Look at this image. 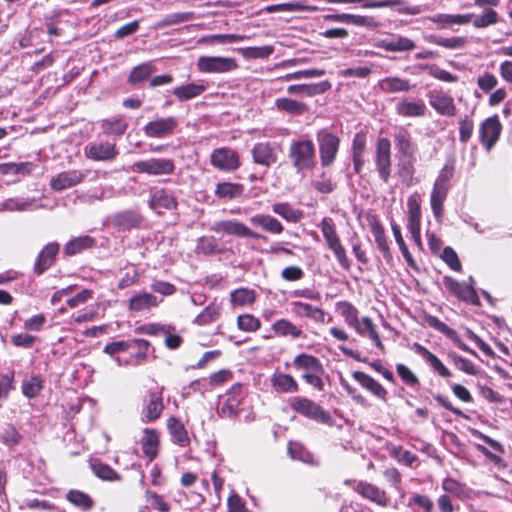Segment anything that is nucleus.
Returning a JSON list of instances; mask_svg holds the SVG:
<instances>
[{
	"mask_svg": "<svg viewBox=\"0 0 512 512\" xmlns=\"http://www.w3.org/2000/svg\"><path fill=\"white\" fill-rule=\"evenodd\" d=\"M318 8L316 6L305 5L302 2H290V3H282L276 5L266 6L263 11L266 13H274V12H297V11H309L315 12Z\"/></svg>",
	"mask_w": 512,
	"mask_h": 512,
	"instance_id": "37",
	"label": "nucleus"
},
{
	"mask_svg": "<svg viewBox=\"0 0 512 512\" xmlns=\"http://www.w3.org/2000/svg\"><path fill=\"white\" fill-rule=\"evenodd\" d=\"M413 349L441 377L449 378L451 376L450 370L441 362V360L436 355L428 351L424 346H422L419 343H414Z\"/></svg>",
	"mask_w": 512,
	"mask_h": 512,
	"instance_id": "21",
	"label": "nucleus"
},
{
	"mask_svg": "<svg viewBox=\"0 0 512 512\" xmlns=\"http://www.w3.org/2000/svg\"><path fill=\"white\" fill-rule=\"evenodd\" d=\"M149 343L143 339L130 340V355L139 363L146 357Z\"/></svg>",
	"mask_w": 512,
	"mask_h": 512,
	"instance_id": "57",
	"label": "nucleus"
},
{
	"mask_svg": "<svg viewBox=\"0 0 512 512\" xmlns=\"http://www.w3.org/2000/svg\"><path fill=\"white\" fill-rule=\"evenodd\" d=\"M143 455L149 462L153 461L159 453L160 438L159 433L155 429L145 428L140 439L137 441Z\"/></svg>",
	"mask_w": 512,
	"mask_h": 512,
	"instance_id": "13",
	"label": "nucleus"
},
{
	"mask_svg": "<svg viewBox=\"0 0 512 512\" xmlns=\"http://www.w3.org/2000/svg\"><path fill=\"white\" fill-rule=\"evenodd\" d=\"M275 105L279 110L293 114H302L306 110L304 103L289 98H279L275 101Z\"/></svg>",
	"mask_w": 512,
	"mask_h": 512,
	"instance_id": "53",
	"label": "nucleus"
},
{
	"mask_svg": "<svg viewBox=\"0 0 512 512\" xmlns=\"http://www.w3.org/2000/svg\"><path fill=\"white\" fill-rule=\"evenodd\" d=\"M249 221L252 225L261 227L263 230L271 234H281L284 230L281 222L268 214L253 215L250 217Z\"/></svg>",
	"mask_w": 512,
	"mask_h": 512,
	"instance_id": "24",
	"label": "nucleus"
},
{
	"mask_svg": "<svg viewBox=\"0 0 512 512\" xmlns=\"http://www.w3.org/2000/svg\"><path fill=\"white\" fill-rule=\"evenodd\" d=\"M396 370L401 380L410 387L419 385L417 376L404 364H397Z\"/></svg>",
	"mask_w": 512,
	"mask_h": 512,
	"instance_id": "64",
	"label": "nucleus"
},
{
	"mask_svg": "<svg viewBox=\"0 0 512 512\" xmlns=\"http://www.w3.org/2000/svg\"><path fill=\"white\" fill-rule=\"evenodd\" d=\"M42 389L43 381L39 376H30L22 382V392L28 398L36 397Z\"/></svg>",
	"mask_w": 512,
	"mask_h": 512,
	"instance_id": "49",
	"label": "nucleus"
},
{
	"mask_svg": "<svg viewBox=\"0 0 512 512\" xmlns=\"http://www.w3.org/2000/svg\"><path fill=\"white\" fill-rule=\"evenodd\" d=\"M415 162L416 158H398V174L407 182V185L411 184Z\"/></svg>",
	"mask_w": 512,
	"mask_h": 512,
	"instance_id": "52",
	"label": "nucleus"
},
{
	"mask_svg": "<svg viewBox=\"0 0 512 512\" xmlns=\"http://www.w3.org/2000/svg\"><path fill=\"white\" fill-rule=\"evenodd\" d=\"M289 157L298 172L312 170L315 166V148L310 140L293 142L289 149Z\"/></svg>",
	"mask_w": 512,
	"mask_h": 512,
	"instance_id": "1",
	"label": "nucleus"
},
{
	"mask_svg": "<svg viewBox=\"0 0 512 512\" xmlns=\"http://www.w3.org/2000/svg\"><path fill=\"white\" fill-rule=\"evenodd\" d=\"M445 285L447 289L453 292L458 298L471 300L475 296V291L469 284L460 283L452 278L446 277Z\"/></svg>",
	"mask_w": 512,
	"mask_h": 512,
	"instance_id": "38",
	"label": "nucleus"
},
{
	"mask_svg": "<svg viewBox=\"0 0 512 512\" xmlns=\"http://www.w3.org/2000/svg\"><path fill=\"white\" fill-rule=\"evenodd\" d=\"M353 378L365 389L370 391L373 395L380 399H385L387 395L386 389L371 376L360 372L355 371L353 373Z\"/></svg>",
	"mask_w": 512,
	"mask_h": 512,
	"instance_id": "27",
	"label": "nucleus"
},
{
	"mask_svg": "<svg viewBox=\"0 0 512 512\" xmlns=\"http://www.w3.org/2000/svg\"><path fill=\"white\" fill-rule=\"evenodd\" d=\"M379 87L385 93L407 92L410 90V83L407 79L386 77L379 82Z\"/></svg>",
	"mask_w": 512,
	"mask_h": 512,
	"instance_id": "36",
	"label": "nucleus"
},
{
	"mask_svg": "<svg viewBox=\"0 0 512 512\" xmlns=\"http://www.w3.org/2000/svg\"><path fill=\"white\" fill-rule=\"evenodd\" d=\"M360 336H367L374 343V345L383 350L384 345L381 341V338L376 330V325L373 320L364 316L361 319L359 318L356 325L352 327Z\"/></svg>",
	"mask_w": 512,
	"mask_h": 512,
	"instance_id": "19",
	"label": "nucleus"
},
{
	"mask_svg": "<svg viewBox=\"0 0 512 512\" xmlns=\"http://www.w3.org/2000/svg\"><path fill=\"white\" fill-rule=\"evenodd\" d=\"M95 244V240L90 236H81L70 240L64 248V252L66 255H76L82 252L85 249L93 247Z\"/></svg>",
	"mask_w": 512,
	"mask_h": 512,
	"instance_id": "40",
	"label": "nucleus"
},
{
	"mask_svg": "<svg viewBox=\"0 0 512 512\" xmlns=\"http://www.w3.org/2000/svg\"><path fill=\"white\" fill-rule=\"evenodd\" d=\"M178 126L177 118L173 116L157 118L148 122L143 130L147 137L150 138H164L173 134L175 128Z\"/></svg>",
	"mask_w": 512,
	"mask_h": 512,
	"instance_id": "11",
	"label": "nucleus"
},
{
	"mask_svg": "<svg viewBox=\"0 0 512 512\" xmlns=\"http://www.w3.org/2000/svg\"><path fill=\"white\" fill-rule=\"evenodd\" d=\"M66 499L73 505L85 511L92 509L94 506V502L91 497L79 490H70L66 494Z\"/></svg>",
	"mask_w": 512,
	"mask_h": 512,
	"instance_id": "47",
	"label": "nucleus"
},
{
	"mask_svg": "<svg viewBox=\"0 0 512 512\" xmlns=\"http://www.w3.org/2000/svg\"><path fill=\"white\" fill-rule=\"evenodd\" d=\"M317 141L319 144L321 165L324 167L331 166L339 150V138L326 130H321L317 134Z\"/></svg>",
	"mask_w": 512,
	"mask_h": 512,
	"instance_id": "2",
	"label": "nucleus"
},
{
	"mask_svg": "<svg viewBox=\"0 0 512 512\" xmlns=\"http://www.w3.org/2000/svg\"><path fill=\"white\" fill-rule=\"evenodd\" d=\"M212 231L239 238L265 239V236L252 231L248 226L238 220H221L212 224Z\"/></svg>",
	"mask_w": 512,
	"mask_h": 512,
	"instance_id": "4",
	"label": "nucleus"
},
{
	"mask_svg": "<svg viewBox=\"0 0 512 512\" xmlns=\"http://www.w3.org/2000/svg\"><path fill=\"white\" fill-rule=\"evenodd\" d=\"M84 177V173L79 170L64 171L51 179L50 186L56 191L65 190L81 183Z\"/></svg>",
	"mask_w": 512,
	"mask_h": 512,
	"instance_id": "18",
	"label": "nucleus"
},
{
	"mask_svg": "<svg viewBox=\"0 0 512 512\" xmlns=\"http://www.w3.org/2000/svg\"><path fill=\"white\" fill-rule=\"evenodd\" d=\"M324 20L354 24L356 26H364L369 28H376L378 26V23L372 17L346 13L325 15Z\"/></svg>",
	"mask_w": 512,
	"mask_h": 512,
	"instance_id": "22",
	"label": "nucleus"
},
{
	"mask_svg": "<svg viewBox=\"0 0 512 512\" xmlns=\"http://www.w3.org/2000/svg\"><path fill=\"white\" fill-rule=\"evenodd\" d=\"M177 202L174 196L164 189L157 190L153 193L150 199V206L153 209L164 208L172 210L176 207Z\"/></svg>",
	"mask_w": 512,
	"mask_h": 512,
	"instance_id": "33",
	"label": "nucleus"
},
{
	"mask_svg": "<svg viewBox=\"0 0 512 512\" xmlns=\"http://www.w3.org/2000/svg\"><path fill=\"white\" fill-rule=\"evenodd\" d=\"M502 132V124L498 115L485 119L479 128V139L487 152H490L498 142Z\"/></svg>",
	"mask_w": 512,
	"mask_h": 512,
	"instance_id": "7",
	"label": "nucleus"
},
{
	"mask_svg": "<svg viewBox=\"0 0 512 512\" xmlns=\"http://www.w3.org/2000/svg\"><path fill=\"white\" fill-rule=\"evenodd\" d=\"M374 161L379 177L387 183L391 175V143L387 138H378Z\"/></svg>",
	"mask_w": 512,
	"mask_h": 512,
	"instance_id": "3",
	"label": "nucleus"
},
{
	"mask_svg": "<svg viewBox=\"0 0 512 512\" xmlns=\"http://www.w3.org/2000/svg\"><path fill=\"white\" fill-rule=\"evenodd\" d=\"M127 350L128 343L123 340L109 343L104 348V352L113 357L119 365H122L120 355L125 354ZM123 363H127V360L125 359Z\"/></svg>",
	"mask_w": 512,
	"mask_h": 512,
	"instance_id": "55",
	"label": "nucleus"
},
{
	"mask_svg": "<svg viewBox=\"0 0 512 512\" xmlns=\"http://www.w3.org/2000/svg\"><path fill=\"white\" fill-rule=\"evenodd\" d=\"M211 164L220 170H236L239 165L238 154L230 148H219L211 154Z\"/></svg>",
	"mask_w": 512,
	"mask_h": 512,
	"instance_id": "14",
	"label": "nucleus"
},
{
	"mask_svg": "<svg viewBox=\"0 0 512 512\" xmlns=\"http://www.w3.org/2000/svg\"><path fill=\"white\" fill-rule=\"evenodd\" d=\"M272 330L277 336L290 337L293 340L303 338V330L287 319H279L272 324Z\"/></svg>",
	"mask_w": 512,
	"mask_h": 512,
	"instance_id": "26",
	"label": "nucleus"
},
{
	"mask_svg": "<svg viewBox=\"0 0 512 512\" xmlns=\"http://www.w3.org/2000/svg\"><path fill=\"white\" fill-rule=\"evenodd\" d=\"M87 154L90 158L95 160H107L114 156L115 154V148L114 145L111 143H97L91 145L88 150Z\"/></svg>",
	"mask_w": 512,
	"mask_h": 512,
	"instance_id": "42",
	"label": "nucleus"
},
{
	"mask_svg": "<svg viewBox=\"0 0 512 512\" xmlns=\"http://www.w3.org/2000/svg\"><path fill=\"white\" fill-rule=\"evenodd\" d=\"M205 90V86L203 84H195L190 83L187 85L179 86L173 89V94L179 100H188L199 96Z\"/></svg>",
	"mask_w": 512,
	"mask_h": 512,
	"instance_id": "45",
	"label": "nucleus"
},
{
	"mask_svg": "<svg viewBox=\"0 0 512 512\" xmlns=\"http://www.w3.org/2000/svg\"><path fill=\"white\" fill-rule=\"evenodd\" d=\"M143 417L145 422L157 420L164 409L162 388L158 385L151 387L144 397Z\"/></svg>",
	"mask_w": 512,
	"mask_h": 512,
	"instance_id": "9",
	"label": "nucleus"
},
{
	"mask_svg": "<svg viewBox=\"0 0 512 512\" xmlns=\"http://www.w3.org/2000/svg\"><path fill=\"white\" fill-rule=\"evenodd\" d=\"M395 144L398 158H416V146L406 131H400L395 135Z\"/></svg>",
	"mask_w": 512,
	"mask_h": 512,
	"instance_id": "29",
	"label": "nucleus"
},
{
	"mask_svg": "<svg viewBox=\"0 0 512 512\" xmlns=\"http://www.w3.org/2000/svg\"><path fill=\"white\" fill-rule=\"evenodd\" d=\"M238 67L234 58L221 56H201L197 60V68L204 73H227Z\"/></svg>",
	"mask_w": 512,
	"mask_h": 512,
	"instance_id": "6",
	"label": "nucleus"
},
{
	"mask_svg": "<svg viewBox=\"0 0 512 512\" xmlns=\"http://www.w3.org/2000/svg\"><path fill=\"white\" fill-rule=\"evenodd\" d=\"M448 188L434 185L431 193V208L436 219L443 213V203L447 197Z\"/></svg>",
	"mask_w": 512,
	"mask_h": 512,
	"instance_id": "43",
	"label": "nucleus"
},
{
	"mask_svg": "<svg viewBox=\"0 0 512 512\" xmlns=\"http://www.w3.org/2000/svg\"><path fill=\"white\" fill-rule=\"evenodd\" d=\"M291 306L292 313L298 317H306L318 323L325 321V312L322 308L301 301H294Z\"/></svg>",
	"mask_w": 512,
	"mask_h": 512,
	"instance_id": "20",
	"label": "nucleus"
},
{
	"mask_svg": "<svg viewBox=\"0 0 512 512\" xmlns=\"http://www.w3.org/2000/svg\"><path fill=\"white\" fill-rule=\"evenodd\" d=\"M247 39V36L245 35H239V34H216L211 35L207 37H203L199 40L201 43H221V44H227V43H235L239 41H243Z\"/></svg>",
	"mask_w": 512,
	"mask_h": 512,
	"instance_id": "54",
	"label": "nucleus"
},
{
	"mask_svg": "<svg viewBox=\"0 0 512 512\" xmlns=\"http://www.w3.org/2000/svg\"><path fill=\"white\" fill-rule=\"evenodd\" d=\"M272 387L281 393H295L298 391L299 386L293 376L283 373L275 372L271 376Z\"/></svg>",
	"mask_w": 512,
	"mask_h": 512,
	"instance_id": "25",
	"label": "nucleus"
},
{
	"mask_svg": "<svg viewBox=\"0 0 512 512\" xmlns=\"http://www.w3.org/2000/svg\"><path fill=\"white\" fill-rule=\"evenodd\" d=\"M238 52L247 59L267 58L274 52V47L271 45L246 47L238 49Z\"/></svg>",
	"mask_w": 512,
	"mask_h": 512,
	"instance_id": "50",
	"label": "nucleus"
},
{
	"mask_svg": "<svg viewBox=\"0 0 512 512\" xmlns=\"http://www.w3.org/2000/svg\"><path fill=\"white\" fill-rule=\"evenodd\" d=\"M320 228L329 249L341 244L331 219L324 218L320 223Z\"/></svg>",
	"mask_w": 512,
	"mask_h": 512,
	"instance_id": "48",
	"label": "nucleus"
},
{
	"mask_svg": "<svg viewBox=\"0 0 512 512\" xmlns=\"http://www.w3.org/2000/svg\"><path fill=\"white\" fill-rule=\"evenodd\" d=\"M425 111L426 105L422 100L402 101L396 105L397 114L403 117H421Z\"/></svg>",
	"mask_w": 512,
	"mask_h": 512,
	"instance_id": "30",
	"label": "nucleus"
},
{
	"mask_svg": "<svg viewBox=\"0 0 512 512\" xmlns=\"http://www.w3.org/2000/svg\"><path fill=\"white\" fill-rule=\"evenodd\" d=\"M391 228H392V232H393L395 241H396L397 245L399 246V249H400L404 259L406 260V262L408 263L409 266H414V260L404 242L400 227L397 224H392Z\"/></svg>",
	"mask_w": 512,
	"mask_h": 512,
	"instance_id": "60",
	"label": "nucleus"
},
{
	"mask_svg": "<svg viewBox=\"0 0 512 512\" xmlns=\"http://www.w3.org/2000/svg\"><path fill=\"white\" fill-rule=\"evenodd\" d=\"M252 156L256 164L269 167L277 161L276 145L269 142L257 143L252 149Z\"/></svg>",
	"mask_w": 512,
	"mask_h": 512,
	"instance_id": "17",
	"label": "nucleus"
},
{
	"mask_svg": "<svg viewBox=\"0 0 512 512\" xmlns=\"http://www.w3.org/2000/svg\"><path fill=\"white\" fill-rule=\"evenodd\" d=\"M291 407L294 411L303 415L304 417L313 419L320 423H329L331 420V416L328 412H326L320 405L308 398H294L291 402Z\"/></svg>",
	"mask_w": 512,
	"mask_h": 512,
	"instance_id": "5",
	"label": "nucleus"
},
{
	"mask_svg": "<svg viewBox=\"0 0 512 512\" xmlns=\"http://www.w3.org/2000/svg\"><path fill=\"white\" fill-rule=\"evenodd\" d=\"M36 200L34 198H9L0 203V211H26L34 206Z\"/></svg>",
	"mask_w": 512,
	"mask_h": 512,
	"instance_id": "34",
	"label": "nucleus"
},
{
	"mask_svg": "<svg viewBox=\"0 0 512 512\" xmlns=\"http://www.w3.org/2000/svg\"><path fill=\"white\" fill-rule=\"evenodd\" d=\"M408 207V224L407 228L411 234L412 240L418 246L421 245V235H420V227H421V210L420 204L417 199L413 196L408 198L407 201Z\"/></svg>",
	"mask_w": 512,
	"mask_h": 512,
	"instance_id": "15",
	"label": "nucleus"
},
{
	"mask_svg": "<svg viewBox=\"0 0 512 512\" xmlns=\"http://www.w3.org/2000/svg\"><path fill=\"white\" fill-rule=\"evenodd\" d=\"M59 252V244L56 242L48 243L39 252L35 261L33 270L37 275H42L55 262V258Z\"/></svg>",
	"mask_w": 512,
	"mask_h": 512,
	"instance_id": "16",
	"label": "nucleus"
},
{
	"mask_svg": "<svg viewBox=\"0 0 512 512\" xmlns=\"http://www.w3.org/2000/svg\"><path fill=\"white\" fill-rule=\"evenodd\" d=\"M243 187L240 184L223 182L219 183L215 189V195L221 199H233L242 194Z\"/></svg>",
	"mask_w": 512,
	"mask_h": 512,
	"instance_id": "46",
	"label": "nucleus"
},
{
	"mask_svg": "<svg viewBox=\"0 0 512 512\" xmlns=\"http://www.w3.org/2000/svg\"><path fill=\"white\" fill-rule=\"evenodd\" d=\"M272 211L291 223H297L303 217V212L301 210L295 209L287 202L273 204Z\"/></svg>",
	"mask_w": 512,
	"mask_h": 512,
	"instance_id": "35",
	"label": "nucleus"
},
{
	"mask_svg": "<svg viewBox=\"0 0 512 512\" xmlns=\"http://www.w3.org/2000/svg\"><path fill=\"white\" fill-rule=\"evenodd\" d=\"M288 453L294 460H300L302 462H310L312 460L311 454L305 450V448L299 443H290L288 446Z\"/></svg>",
	"mask_w": 512,
	"mask_h": 512,
	"instance_id": "63",
	"label": "nucleus"
},
{
	"mask_svg": "<svg viewBox=\"0 0 512 512\" xmlns=\"http://www.w3.org/2000/svg\"><path fill=\"white\" fill-rule=\"evenodd\" d=\"M429 104L442 116L452 117L456 114V107L453 98L438 90H432L427 94Z\"/></svg>",
	"mask_w": 512,
	"mask_h": 512,
	"instance_id": "12",
	"label": "nucleus"
},
{
	"mask_svg": "<svg viewBox=\"0 0 512 512\" xmlns=\"http://www.w3.org/2000/svg\"><path fill=\"white\" fill-rule=\"evenodd\" d=\"M336 310L340 313L349 327L356 325L359 319V311L354 305L347 301H339L336 303Z\"/></svg>",
	"mask_w": 512,
	"mask_h": 512,
	"instance_id": "41",
	"label": "nucleus"
},
{
	"mask_svg": "<svg viewBox=\"0 0 512 512\" xmlns=\"http://www.w3.org/2000/svg\"><path fill=\"white\" fill-rule=\"evenodd\" d=\"M448 357L451 359V361L454 363V365L458 369L463 371L464 373L469 374V375L477 374V370H476L474 363L472 361H470L469 359L459 356L454 352H449Z\"/></svg>",
	"mask_w": 512,
	"mask_h": 512,
	"instance_id": "58",
	"label": "nucleus"
},
{
	"mask_svg": "<svg viewBox=\"0 0 512 512\" xmlns=\"http://www.w3.org/2000/svg\"><path fill=\"white\" fill-rule=\"evenodd\" d=\"M429 41L445 48L449 49H460L465 44V38L462 37H451V38H443V37H436V36H430Z\"/></svg>",
	"mask_w": 512,
	"mask_h": 512,
	"instance_id": "59",
	"label": "nucleus"
},
{
	"mask_svg": "<svg viewBox=\"0 0 512 512\" xmlns=\"http://www.w3.org/2000/svg\"><path fill=\"white\" fill-rule=\"evenodd\" d=\"M355 490L364 498L375 502L380 506H386L388 503L386 492L370 483L360 481Z\"/></svg>",
	"mask_w": 512,
	"mask_h": 512,
	"instance_id": "23",
	"label": "nucleus"
},
{
	"mask_svg": "<svg viewBox=\"0 0 512 512\" xmlns=\"http://www.w3.org/2000/svg\"><path fill=\"white\" fill-rule=\"evenodd\" d=\"M230 299L233 305L245 306L254 302L255 294L253 290L240 288L231 292Z\"/></svg>",
	"mask_w": 512,
	"mask_h": 512,
	"instance_id": "51",
	"label": "nucleus"
},
{
	"mask_svg": "<svg viewBox=\"0 0 512 512\" xmlns=\"http://www.w3.org/2000/svg\"><path fill=\"white\" fill-rule=\"evenodd\" d=\"M133 168L139 173L161 176L172 174L174 172L175 165L171 159L149 158L135 162Z\"/></svg>",
	"mask_w": 512,
	"mask_h": 512,
	"instance_id": "8",
	"label": "nucleus"
},
{
	"mask_svg": "<svg viewBox=\"0 0 512 512\" xmlns=\"http://www.w3.org/2000/svg\"><path fill=\"white\" fill-rule=\"evenodd\" d=\"M240 391H241L240 385L234 386L232 388L231 392L229 393L228 398L222 404L221 409H220V413L223 416L233 417L239 413V411L241 410V408H240L241 399L238 395V392H240Z\"/></svg>",
	"mask_w": 512,
	"mask_h": 512,
	"instance_id": "31",
	"label": "nucleus"
},
{
	"mask_svg": "<svg viewBox=\"0 0 512 512\" xmlns=\"http://www.w3.org/2000/svg\"><path fill=\"white\" fill-rule=\"evenodd\" d=\"M220 314L221 305L213 302L196 316L193 323L199 326L207 325L217 320Z\"/></svg>",
	"mask_w": 512,
	"mask_h": 512,
	"instance_id": "44",
	"label": "nucleus"
},
{
	"mask_svg": "<svg viewBox=\"0 0 512 512\" xmlns=\"http://www.w3.org/2000/svg\"><path fill=\"white\" fill-rule=\"evenodd\" d=\"M167 427L172 437L173 443L185 447L189 444L190 439L185 426L176 418L171 417L167 421Z\"/></svg>",
	"mask_w": 512,
	"mask_h": 512,
	"instance_id": "28",
	"label": "nucleus"
},
{
	"mask_svg": "<svg viewBox=\"0 0 512 512\" xmlns=\"http://www.w3.org/2000/svg\"><path fill=\"white\" fill-rule=\"evenodd\" d=\"M474 27L485 28L498 21V14L493 9H486L482 15L474 16L471 19Z\"/></svg>",
	"mask_w": 512,
	"mask_h": 512,
	"instance_id": "56",
	"label": "nucleus"
},
{
	"mask_svg": "<svg viewBox=\"0 0 512 512\" xmlns=\"http://www.w3.org/2000/svg\"><path fill=\"white\" fill-rule=\"evenodd\" d=\"M237 325L242 331L254 332L260 328V321L250 314H244L238 317Z\"/></svg>",
	"mask_w": 512,
	"mask_h": 512,
	"instance_id": "62",
	"label": "nucleus"
},
{
	"mask_svg": "<svg viewBox=\"0 0 512 512\" xmlns=\"http://www.w3.org/2000/svg\"><path fill=\"white\" fill-rule=\"evenodd\" d=\"M197 251L205 255H211L218 251L217 240L212 236H204L198 240Z\"/></svg>",
	"mask_w": 512,
	"mask_h": 512,
	"instance_id": "61",
	"label": "nucleus"
},
{
	"mask_svg": "<svg viewBox=\"0 0 512 512\" xmlns=\"http://www.w3.org/2000/svg\"><path fill=\"white\" fill-rule=\"evenodd\" d=\"M157 305V297L150 293L138 294L130 299V310L145 311Z\"/></svg>",
	"mask_w": 512,
	"mask_h": 512,
	"instance_id": "39",
	"label": "nucleus"
},
{
	"mask_svg": "<svg viewBox=\"0 0 512 512\" xmlns=\"http://www.w3.org/2000/svg\"><path fill=\"white\" fill-rule=\"evenodd\" d=\"M373 46L387 52H406L415 48V43L400 34H388L385 38L373 39Z\"/></svg>",
	"mask_w": 512,
	"mask_h": 512,
	"instance_id": "10",
	"label": "nucleus"
},
{
	"mask_svg": "<svg viewBox=\"0 0 512 512\" xmlns=\"http://www.w3.org/2000/svg\"><path fill=\"white\" fill-rule=\"evenodd\" d=\"M295 368L303 370L305 373L323 372V366L318 358L313 355L300 354L293 360Z\"/></svg>",
	"mask_w": 512,
	"mask_h": 512,
	"instance_id": "32",
	"label": "nucleus"
}]
</instances>
